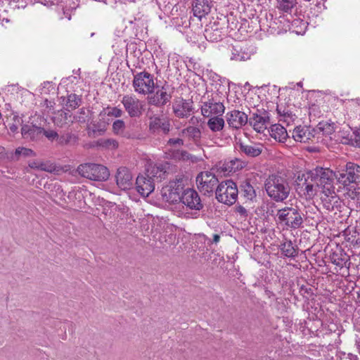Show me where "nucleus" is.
Instances as JSON below:
<instances>
[{"label":"nucleus","instance_id":"nucleus-37","mask_svg":"<svg viewBox=\"0 0 360 360\" xmlns=\"http://www.w3.org/2000/svg\"><path fill=\"white\" fill-rule=\"evenodd\" d=\"M182 133L193 139L195 142H198L201 137V131L200 129L193 126L188 127L183 129Z\"/></svg>","mask_w":360,"mask_h":360},{"label":"nucleus","instance_id":"nucleus-20","mask_svg":"<svg viewBox=\"0 0 360 360\" xmlns=\"http://www.w3.org/2000/svg\"><path fill=\"white\" fill-rule=\"evenodd\" d=\"M331 262L340 269L343 267L349 268V256L342 249H337L330 256Z\"/></svg>","mask_w":360,"mask_h":360},{"label":"nucleus","instance_id":"nucleus-11","mask_svg":"<svg viewBox=\"0 0 360 360\" xmlns=\"http://www.w3.org/2000/svg\"><path fill=\"white\" fill-rule=\"evenodd\" d=\"M172 89L169 85H164L158 88L154 94L148 97V102L150 105L160 107L166 105L172 98Z\"/></svg>","mask_w":360,"mask_h":360},{"label":"nucleus","instance_id":"nucleus-52","mask_svg":"<svg viewBox=\"0 0 360 360\" xmlns=\"http://www.w3.org/2000/svg\"><path fill=\"white\" fill-rule=\"evenodd\" d=\"M54 103L53 101H49L46 99L44 101V105H46V108H49V110H51L53 108Z\"/></svg>","mask_w":360,"mask_h":360},{"label":"nucleus","instance_id":"nucleus-22","mask_svg":"<svg viewBox=\"0 0 360 360\" xmlns=\"http://www.w3.org/2000/svg\"><path fill=\"white\" fill-rule=\"evenodd\" d=\"M276 111L278 115L279 121L283 122L289 126L294 123L297 117L293 114L288 107H285L283 103H280L277 105Z\"/></svg>","mask_w":360,"mask_h":360},{"label":"nucleus","instance_id":"nucleus-21","mask_svg":"<svg viewBox=\"0 0 360 360\" xmlns=\"http://www.w3.org/2000/svg\"><path fill=\"white\" fill-rule=\"evenodd\" d=\"M149 129L153 132L161 130L164 134H167L170 129V123L167 118L154 117L150 118Z\"/></svg>","mask_w":360,"mask_h":360},{"label":"nucleus","instance_id":"nucleus-30","mask_svg":"<svg viewBox=\"0 0 360 360\" xmlns=\"http://www.w3.org/2000/svg\"><path fill=\"white\" fill-rule=\"evenodd\" d=\"M123 114L124 112L121 108L118 107L108 106L107 108H103V110L100 112L99 116L102 118H104L105 117L119 118L121 117Z\"/></svg>","mask_w":360,"mask_h":360},{"label":"nucleus","instance_id":"nucleus-10","mask_svg":"<svg viewBox=\"0 0 360 360\" xmlns=\"http://www.w3.org/2000/svg\"><path fill=\"white\" fill-rule=\"evenodd\" d=\"M217 183L218 179L216 176L208 171L201 172L196 177L198 188L204 194L213 192Z\"/></svg>","mask_w":360,"mask_h":360},{"label":"nucleus","instance_id":"nucleus-16","mask_svg":"<svg viewBox=\"0 0 360 360\" xmlns=\"http://www.w3.org/2000/svg\"><path fill=\"white\" fill-rule=\"evenodd\" d=\"M225 107L223 103L206 102L201 107V112L204 117H212L214 116L222 115L224 112Z\"/></svg>","mask_w":360,"mask_h":360},{"label":"nucleus","instance_id":"nucleus-55","mask_svg":"<svg viewBox=\"0 0 360 360\" xmlns=\"http://www.w3.org/2000/svg\"><path fill=\"white\" fill-rule=\"evenodd\" d=\"M349 357L350 360H358L357 356L352 354H349Z\"/></svg>","mask_w":360,"mask_h":360},{"label":"nucleus","instance_id":"nucleus-46","mask_svg":"<svg viewBox=\"0 0 360 360\" xmlns=\"http://www.w3.org/2000/svg\"><path fill=\"white\" fill-rule=\"evenodd\" d=\"M42 134H44L49 140L53 141L58 138V135L54 130H46L43 128Z\"/></svg>","mask_w":360,"mask_h":360},{"label":"nucleus","instance_id":"nucleus-38","mask_svg":"<svg viewBox=\"0 0 360 360\" xmlns=\"http://www.w3.org/2000/svg\"><path fill=\"white\" fill-rule=\"evenodd\" d=\"M242 193L245 198L252 200L256 197L253 186L249 182H244L241 186Z\"/></svg>","mask_w":360,"mask_h":360},{"label":"nucleus","instance_id":"nucleus-13","mask_svg":"<svg viewBox=\"0 0 360 360\" xmlns=\"http://www.w3.org/2000/svg\"><path fill=\"white\" fill-rule=\"evenodd\" d=\"M136 189L143 197H148L155 189V182L148 176L140 174L136 180Z\"/></svg>","mask_w":360,"mask_h":360},{"label":"nucleus","instance_id":"nucleus-32","mask_svg":"<svg viewBox=\"0 0 360 360\" xmlns=\"http://www.w3.org/2000/svg\"><path fill=\"white\" fill-rule=\"evenodd\" d=\"M346 174L351 177L354 183L359 181L360 180V166L352 162L347 163Z\"/></svg>","mask_w":360,"mask_h":360},{"label":"nucleus","instance_id":"nucleus-14","mask_svg":"<svg viewBox=\"0 0 360 360\" xmlns=\"http://www.w3.org/2000/svg\"><path fill=\"white\" fill-rule=\"evenodd\" d=\"M229 126L233 129H240L248 122V115L242 111L233 110L226 115Z\"/></svg>","mask_w":360,"mask_h":360},{"label":"nucleus","instance_id":"nucleus-12","mask_svg":"<svg viewBox=\"0 0 360 360\" xmlns=\"http://www.w3.org/2000/svg\"><path fill=\"white\" fill-rule=\"evenodd\" d=\"M115 180L117 187L122 190H129L133 186V176L130 170L124 167L117 169Z\"/></svg>","mask_w":360,"mask_h":360},{"label":"nucleus","instance_id":"nucleus-39","mask_svg":"<svg viewBox=\"0 0 360 360\" xmlns=\"http://www.w3.org/2000/svg\"><path fill=\"white\" fill-rule=\"evenodd\" d=\"M97 146L107 149H115L118 147V142L113 139H102L96 142Z\"/></svg>","mask_w":360,"mask_h":360},{"label":"nucleus","instance_id":"nucleus-2","mask_svg":"<svg viewBox=\"0 0 360 360\" xmlns=\"http://www.w3.org/2000/svg\"><path fill=\"white\" fill-rule=\"evenodd\" d=\"M265 189L268 195L276 202H283L288 198L290 187L285 177L277 174L269 176L265 182Z\"/></svg>","mask_w":360,"mask_h":360},{"label":"nucleus","instance_id":"nucleus-33","mask_svg":"<svg viewBox=\"0 0 360 360\" xmlns=\"http://www.w3.org/2000/svg\"><path fill=\"white\" fill-rule=\"evenodd\" d=\"M245 166V162L239 159H234L224 164L223 169L224 172L231 173L241 169Z\"/></svg>","mask_w":360,"mask_h":360},{"label":"nucleus","instance_id":"nucleus-15","mask_svg":"<svg viewBox=\"0 0 360 360\" xmlns=\"http://www.w3.org/2000/svg\"><path fill=\"white\" fill-rule=\"evenodd\" d=\"M174 115L181 118L187 117L192 110V103L189 101L178 98L174 100L172 105Z\"/></svg>","mask_w":360,"mask_h":360},{"label":"nucleus","instance_id":"nucleus-34","mask_svg":"<svg viewBox=\"0 0 360 360\" xmlns=\"http://www.w3.org/2000/svg\"><path fill=\"white\" fill-rule=\"evenodd\" d=\"M297 4L296 0H276V8L284 13H291Z\"/></svg>","mask_w":360,"mask_h":360},{"label":"nucleus","instance_id":"nucleus-56","mask_svg":"<svg viewBox=\"0 0 360 360\" xmlns=\"http://www.w3.org/2000/svg\"><path fill=\"white\" fill-rule=\"evenodd\" d=\"M219 240V236L218 235H214V242L218 243Z\"/></svg>","mask_w":360,"mask_h":360},{"label":"nucleus","instance_id":"nucleus-35","mask_svg":"<svg viewBox=\"0 0 360 360\" xmlns=\"http://www.w3.org/2000/svg\"><path fill=\"white\" fill-rule=\"evenodd\" d=\"M281 253L288 257H294L297 255V251L290 240H286L281 245Z\"/></svg>","mask_w":360,"mask_h":360},{"label":"nucleus","instance_id":"nucleus-4","mask_svg":"<svg viewBox=\"0 0 360 360\" xmlns=\"http://www.w3.org/2000/svg\"><path fill=\"white\" fill-rule=\"evenodd\" d=\"M77 171L82 176L93 181H105L110 176L108 169L98 164H82L78 166Z\"/></svg>","mask_w":360,"mask_h":360},{"label":"nucleus","instance_id":"nucleus-25","mask_svg":"<svg viewBox=\"0 0 360 360\" xmlns=\"http://www.w3.org/2000/svg\"><path fill=\"white\" fill-rule=\"evenodd\" d=\"M43 128L35 126L25 124L21 128V134L24 139L35 140L42 134Z\"/></svg>","mask_w":360,"mask_h":360},{"label":"nucleus","instance_id":"nucleus-49","mask_svg":"<svg viewBox=\"0 0 360 360\" xmlns=\"http://www.w3.org/2000/svg\"><path fill=\"white\" fill-rule=\"evenodd\" d=\"M235 209L236 212L240 214L241 217L245 218L248 216V211L244 207L241 205H237Z\"/></svg>","mask_w":360,"mask_h":360},{"label":"nucleus","instance_id":"nucleus-57","mask_svg":"<svg viewBox=\"0 0 360 360\" xmlns=\"http://www.w3.org/2000/svg\"><path fill=\"white\" fill-rule=\"evenodd\" d=\"M64 15H65L66 18H68V20H70L71 19V16H70V14L69 13H66L65 11L63 12Z\"/></svg>","mask_w":360,"mask_h":360},{"label":"nucleus","instance_id":"nucleus-3","mask_svg":"<svg viewBox=\"0 0 360 360\" xmlns=\"http://www.w3.org/2000/svg\"><path fill=\"white\" fill-rule=\"evenodd\" d=\"M276 223L286 229H297L303 224L302 214L297 208L285 207L279 209L276 214Z\"/></svg>","mask_w":360,"mask_h":360},{"label":"nucleus","instance_id":"nucleus-45","mask_svg":"<svg viewBox=\"0 0 360 360\" xmlns=\"http://www.w3.org/2000/svg\"><path fill=\"white\" fill-rule=\"evenodd\" d=\"M54 89L53 84L50 82H44L40 88L41 94H49L51 90Z\"/></svg>","mask_w":360,"mask_h":360},{"label":"nucleus","instance_id":"nucleus-47","mask_svg":"<svg viewBox=\"0 0 360 360\" xmlns=\"http://www.w3.org/2000/svg\"><path fill=\"white\" fill-rule=\"evenodd\" d=\"M184 144V141L181 139H169L167 141V146H181Z\"/></svg>","mask_w":360,"mask_h":360},{"label":"nucleus","instance_id":"nucleus-54","mask_svg":"<svg viewBox=\"0 0 360 360\" xmlns=\"http://www.w3.org/2000/svg\"><path fill=\"white\" fill-rule=\"evenodd\" d=\"M276 24V21H271L269 22V24L267 25V26L269 27V28H271L273 30H275L276 27H275V25Z\"/></svg>","mask_w":360,"mask_h":360},{"label":"nucleus","instance_id":"nucleus-5","mask_svg":"<svg viewBox=\"0 0 360 360\" xmlns=\"http://www.w3.org/2000/svg\"><path fill=\"white\" fill-rule=\"evenodd\" d=\"M184 188V184L182 179H178L170 181L160 191L162 201L170 205H179Z\"/></svg>","mask_w":360,"mask_h":360},{"label":"nucleus","instance_id":"nucleus-40","mask_svg":"<svg viewBox=\"0 0 360 360\" xmlns=\"http://www.w3.org/2000/svg\"><path fill=\"white\" fill-rule=\"evenodd\" d=\"M168 155L174 160H186L190 159V154L186 150H169Z\"/></svg>","mask_w":360,"mask_h":360},{"label":"nucleus","instance_id":"nucleus-26","mask_svg":"<svg viewBox=\"0 0 360 360\" xmlns=\"http://www.w3.org/2000/svg\"><path fill=\"white\" fill-rule=\"evenodd\" d=\"M268 131L271 137L281 143H284L289 137L286 129L280 124L271 125Z\"/></svg>","mask_w":360,"mask_h":360},{"label":"nucleus","instance_id":"nucleus-28","mask_svg":"<svg viewBox=\"0 0 360 360\" xmlns=\"http://www.w3.org/2000/svg\"><path fill=\"white\" fill-rule=\"evenodd\" d=\"M336 129L337 125L334 122L322 121L317 124L314 131L318 133H322L325 136H331L335 132Z\"/></svg>","mask_w":360,"mask_h":360},{"label":"nucleus","instance_id":"nucleus-6","mask_svg":"<svg viewBox=\"0 0 360 360\" xmlns=\"http://www.w3.org/2000/svg\"><path fill=\"white\" fill-rule=\"evenodd\" d=\"M238 194L237 186L232 180L221 182L216 189V198L217 200L229 205L236 202Z\"/></svg>","mask_w":360,"mask_h":360},{"label":"nucleus","instance_id":"nucleus-36","mask_svg":"<svg viewBox=\"0 0 360 360\" xmlns=\"http://www.w3.org/2000/svg\"><path fill=\"white\" fill-rule=\"evenodd\" d=\"M70 118L71 115H70L69 112L60 110L58 111L56 116L53 117V122L58 126L63 127L65 124H67L69 122H73V120H71Z\"/></svg>","mask_w":360,"mask_h":360},{"label":"nucleus","instance_id":"nucleus-17","mask_svg":"<svg viewBox=\"0 0 360 360\" xmlns=\"http://www.w3.org/2000/svg\"><path fill=\"white\" fill-rule=\"evenodd\" d=\"M211 0H193L192 10L193 15L201 19L207 15L211 10Z\"/></svg>","mask_w":360,"mask_h":360},{"label":"nucleus","instance_id":"nucleus-58","mask_svg":"<svg viewBox=\"0 0 360 360\" xmlns=\"http://www.w3.org/2000/svg\"><path fill=\"white\" fill-rule=\"evenodd\" d=\"M12 131H15L17 129V127L15 125H13L10 127Z\"/></svg>","mask_w":360,"mask_h":360},{"label":"nucleus","instance_id":"nucleus-31","mask_svg":"<svg viewBox=\"0 0 360 360\" xmlns=\"http://www.w3.org/2000/svg\"><path fill=\"white\" fill-rule=\"evenodd\" d=\"M81 103L82 98L75 94H71L67 97L65 109L70 112L78 108Z\"/></svg>","mask_w":360,"mask_h":360},{"label":"nucleus","instance_id":"nucleus-29","mask_svg":"<svg viewBox=\"0 0 360 360\" xmlns=\"http://www.w3.org/2000/svg\"><path fill=\"white\" fill-rule=\"evenodd\" d=\"M207 124L212 132H218L224 129L225 122L221 117L214 116L208 120Z\"/></svg>","mask_w":360,"mask_h":360},{"label":"nucleus","instance_id":"nucleus-7","mask_svg":"<svg viewBox=\"0 0 360 360\" xmlns=\"http://www.w3.org/2000/svg\"><path fill=\"white\" fill-rule=\"evenodd\" d=\"M154 77L147 72H141L134 75L133 87L139 94H150L155 89Z\"/></svg>","mask_w":360,"mask_h":360},{"label":"nucleus","instance_id":"nucleus-18","mask_svg":"<svg viewBox=\"0 0 360 360\" xmlns=\"http://www.w3.org/2000/svg\"><path fill=\"white\" fill-rule=\"evenodd\" d=\"M166 166L162 163L150 164L146 168L145 174L155 182L165 178Z\"/></svg>","mask_w":360,"mask_h":360},{"label":"nucleus","instance_id":"nucleus-51","mask_svg":"<svg viewBox=\"0 0 360 360\" xmlns=\"http://www.w3.org/2000/svg\"><path fill=\"white\" fill-rule=\"evenodd\" d=\"M92 131L94 132H96V131H98V132H101V133H103L105 131V124H104L103 126H99V127H96L94 124V127L92 129Z\"/></svg>","mask_w":360,"mask_h":360},{"label":"nucleus","instance_id":"nucleus-44","mask_svg":"<svg viewBox=\"0 0 360 360\" xmlns=\"http://www.w3.org/2000/svg\"><path fill=\"white\" fill-rule=\"evenodd\" d=\"M347 195L351 199L355 200L356 203L360 204V187L349 190Z\"/></svg>","mask_w":360,"mask_h":360},{"label":"nucleus","instance_id":"nucleus-50","mask_svg":"<svg viewBox=\"0 0 360 360\" xmlns=\"http://www.w3.org/2000/svg\"><path fill=\"white\" fill-rule=\"evenodd\" d=\"M30 167L31 168H37V169H40L41 170H46L45 165L42 164V163L32 162V163L30 164Z\"/></svg>","mask_w":360,"mask_h":360},{"label":"nucleus","instance_id":"nucleus-1","mask_svg":"<svg viewBox=\"0 0 360 360\" xmlns=\"http://www.w3.org/2000/svg\"><path fill=\"white\" fill-rule=\"evenodd\" d=\"M334 178L344 186L354 183L351 177L346 174V169L333 172L328 168L316 167L299 174L296 184L306 199H312L318 192H321L323 207L331 211L339 204V198L333 186Z\"/></svg>","mask_w":360,"mask_h":360},{"label":"nucleus","instance_id":"nucleus-19","mask_svg":"<svg viewBox=\"0 0 360 360\" xmlns=\"http://www.w3.org/2000/svg\"><path fill=\"white\" fill-rule=\"evenodd\" d=\"M292 136L297 142L307 143L314 137V134L309 127L300 125L293 129Z\"/></svg>","mask_w":360,"mask_h":360},{"label":"nucleus","instance_id":"nucleus-24","mask_svg":"<svg viewBox=\"0 0 360 360\" xmlns=\"http://www.w3.org/2000/svg\"><path fill=\"white\" fill-rule=\"evenodd\" d=\"M250 124L257 132L262 133L267 129L269 117L266 115L254 114L250 119Z\"/></svg>","mask_w":360,"mask_h":360},{"label":"nucleus","instance_id":"nucleus-27","mask_svg":"<svg viewBox=\"0 0 360 360\" xmlns=\"http://www.w3.org/2000/svg\"><path fill=\"white\" fill-rule=\"evenodd\" d=\"M262 146L260 144L240 143V150L250 157H257L262 152Z\"/></svg>","mask_w":360,"mask_h":360},{"label":"nucleus","instance_id":"nucleus-53","mask_svg":"<svg viewBox=\"0 0 360 360\" xmlns=\"http://www.w3.org/2000/svg\"><path fill=\"white\" fill-rule=\"evenodd\" d=\"M355 141L360 146V128L354 132Z\"/></svg>","mask_w":360,"mask_h":360},{"label":"nucleus","instance_id":"nucleus-43","mask_svg":"<svg viewBox=\"0 0 360 360\" xmlns=\"http://www.w3.org/2000/svg\"><path fill=\"white\" fill-rule=\"evenodd\" d=\"M34 155L33 150L30 148L19 147L16 148L15 155L18 158L20 156L30 157Z\"/></svg>","mask_w":360,"mask_h":360},{"label":"nucleus","instance_id":"nucleus-8","mask_svg":"<svg viewBox=\"0 0 360 360\" xmlns=\"http://www.w3.org/2000/svg\"><path fill=\"white\" fill-rule=\"evenodd\" d=\"M121 103L131 117H139L142 115L144 103L136 96L124 95L121 100Z\"/></svg>","mask_w":360,"mask_h":360},{"label":"nucleus","instance_id":"nucleus-42","mask_svg":"<svg viewBox=\"0 0 360 360\" xmlns=\"http://www.w3.org/2000/svg\"><path fill=\"white\" fill-rule=\"evenodd\" d=\"M125 122L122 120H116L112 123V131L117 135L124 136Z\"/></svg>","mask_w":360,"mask_h":360},{"label":"nucleus","instance_id":"nucleus-48","mask_svg":"<svg viewBox=\"0 0 360 360\" xmlns=\"http://www.w3.org/2000/svg\"><path fill=\"white\" fill-rule=\"evenodd\" d=\"M79 115H77V116H75L74 117V119H73V121H77V122H86V119L84 117V115H85V110L84 108H81L79 111Z\"/></svg>","mask_w":360,"mask_h":360},{"label":"nucleus","instance_id":"nucleus-9","mask_svg":"<svg viewBox=\"0 0 360 360\" xmlns=\"http://www.w3.org/2000/svg\"><path fill=\"white\" fill-rule=\"evenodd\" d=\"M179 205H183L187 209L195 211H199L203 207L198 192L192 188L184 189Z\"/></svg>","mask_w":360,"mask_h":360},{"label":"nucleus","instance_id":"nucleus-23","mask_svg":"<svg viewBox=\"0 0 360 360\" xmlns=\"http://www.w3.org/2000/svg\"><path fill=\"white\" fill-rule=\"evenodd\" d=\"M230 53V60L235 62L246 61L251 57V54L239 45L232 46Z\"/></svg>","mask_w":360,"mask_h":360},{"label":"nucleus","instance_id":"nucleus-41","mask_svg":"<svg viewBox=\"0 0 360 360\" xmlns=\"http://www.w3.org/2000/svg\"><path fill=\"white\" fill-rule=\"evenodd\" d=\"M205 36L210 41H219L221 39V32L217 29L214 30L212 27L205 30Z\"/></svg>","mask_w":360,"mask_h":360}]
</instances>
